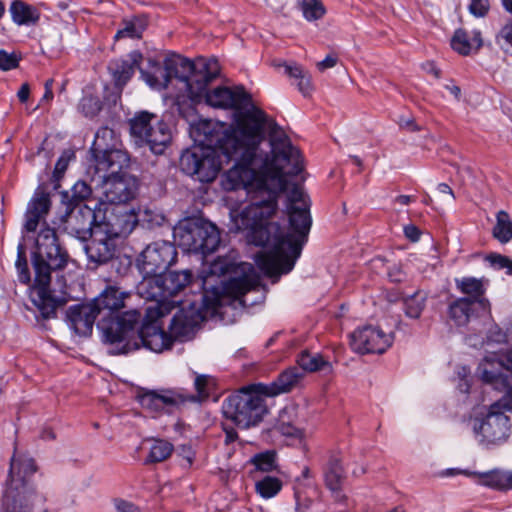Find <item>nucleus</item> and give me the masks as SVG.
Returning <instances> with one entry per match:
<instances>
[{"label":"nucleus","instance_id":"obj_1","mask_svg":"<svg viewBox=\"0 0 512 512\" xmlns=\"http://www.w3.org/2000/svg\"><path fill=\"white\" fill-rule=\"evenodd\" d=\"M192 135L198 144L182 152L180 170L210 183L222 168V157L225 162L235 161L225 172L222 185L227 191L244 189L251 202L232 217L234 225L238 231L251 232L255 245L269 247L255 256V263L276 282L294 268L312 225L310 199L298 186L287 195L288 231L279 223H268L287 188V177L303 170L300 151L275 121L258 110L240 114L230 131L216 129L211 120L200 121L193 126Z\"/></svg>","mask_w":512,"mask_h":512},{"label":"nucleus","instance_id":"obj_2","mask_svg":"<svg viewBox=\"0 0 512 512\" xmlns=\"http://www.w3.org/2000/svg\"><path fill=\"white\" fill-rule=\"evenodd\" d=\"M69 254L60 243L55 228L43 224L31 254L34 269V283L31 300L43 319L56 317V310L66 304L63 296H54L50 290L51 273L66 268Z\"/></svg>","mask_w":512,"mask_h":512},{"label":"nucleus","instance_id":"obj_3","mask_svg":"<svg viewBox=\"0 0 512 512\" xmlns=\"http://www.w3.org/2000/svg\"><path fill=\"white\" fill-rule=\"evenodd\" d=\"M205 315L201 305L197 301L180 307L172 317L169 325V334L158 323L160 318L148 319L147 314L139 327L140 320L132 325L131 331L123 335L121 342H115V354H126L144 347L150 351L159 353L168 349L173 344V339H180L190 335L194 329L204 320Z\"/></svg>","mask_w":512,"mask_h":512},{"label":"nucleus","instance_id":"obj_4","mask_svg":"<svg viewBox=\"0 0 512 512\" xmlns=\"http://www.w3.org/2000/svg\"><path fill=\"white\" fill-rule=\"evenodd\" d=\"M218 74L219 65L216 60L200 59L192 62L177 54L165 58L164 69L158 66L154 72L141 70L145 82L158 90L166 88L173 78L178 79L183 83L191 100L194 96H200L205 86H208Z\"/></svg>","mask_w":512,"mask_h":512},{"label":"nucleus","instance_id":"obj_5","mask_svg":"<svg viewBox=\"0 0 512 512\" xmlns=\"http://www.w3.org/2000/svg\"><path fill=\"white\" fill-rule=\"evenodd\" d=\"M129 296V293L115 286H108L90 302L99 316L97 328L102 333L103 341L109 345L121 342L123 335L131 331L132 325L141 320L138 310L120 312Z\"/></svg>","mask_w":512,"mask_h":512},{"label":"nucleus","instance_id":"obj_6","mask_svg":"<svg viewBox=\"0 0 512 512\" xmlns=\"http://www.w3.org/2000/svg\"><path fill=\"white\" fill-rule=\"evenodd\" d=\"M256 386L257 384H252L244 387L223 401L224 417L239 428L247 429L257 426L268 413L265 400L267 396Z\"/></svg>","mask_w":512,"mask_h":512},{"label":"nucleus","instance_id":"obj_7","mask_svg":"<svg viewBox=\"0 0 512 512\" xmlns=\"http://www.w3.org/2000/svg\"><path fill=\"white\" fill-rule=\"evenodd\" d=\"M178 245L188 253L203 257L213 253L220 244V232L211 222L190 218L180 221L173 230Z\"/></svg>","mask_w":512,"mask_h":512},{"label":"nucleus","instance_id":"obj_8","mask_svg":"<svg viewBox=\"0 0 512 512\" xmlns=\"http://www.w3.org/2000/svg\"><path fill=\"white\" fill-rule=\"evenodd\" d=\"M36 472V465L32 458L26 456H16L11 458L8 480L2 496V502H5L7 495L15 498V505L31 503L33 506H43L46 498L38 493L35 488L29 484L28 478Z\"/></svg>","mask_w":512,"mask_h":512},{"label":"nucleus","instance_id":"obj_9","mask_svg":"<svg viewBox=\"0 0 512 512\" xmlns=\"http://www.w3.org/2000/svg\"><path fill=\"white\" fill-rule=\"evenodd\" d=\"M130 135L139 147L148 146L154 154H162L171 141L166 122L148 111L137 112L129 120Z\"/></svg>","mask_w":512,"mask_h":512},{"label":"nucleus","instance_id":"obj_10","mask_svg":"<svg viewBox=\"0 0 512 512\" xmlns=\"http://www.w3.org/2000/svg\"><path fill=\"white\" fill-rule=\"evenodd\" d=\"M207 87L208 86H205L203 93L200 96H194L192 101L201 102L202 100H205V102L212 107L235 110L234 123L228 128L223 124L219 125L214 123L216 125V129L221 131H230L236 127L237 118L240 114L252 110L262 111L252 104L251 96L242 86H236L234 88L220 86L211 91H209Z\"/></svg>","mask_w":512,"mask_h":512},{"label":"nucleus","instance_id":"obj_11","mask_svg":"<svg viewBox=\"0 0 512 512\" xmlns=\"http://www.w3.org/2000/svg\"><path fill=\"white\" fill-rule=\"evenodd\" d=\"M504 392L508 399L492 404L486 417L483 420H475L473 425V432L479 444L486 447L501 444L509 437V418L501 409L512 411V399L506 391Z\"/></svg>","mask_w":512,"mask_h":512},{"label":"nucleus","instance_id":"obj_12","mask_svg":"<svg viewBox=\"0 0 512 512\" xmlns=\"http://www.w3.org/2000/svg\"><path fill=\"white\" fill-rule=\"evenodd\" d=\"M141 298L155 302L154 306L146 309L148 319L162 318L169 314L176 306H187L191 301H166L161 274L143 275L142 281L137 286Z\"/></svg>","mask_w":512,"mask_h":512},{"label":"nucleus","instance_id":"obj_13","mask_svg":"<svg viewBox=\"0 0 512 512\" xmlns=\"http://www.w3.org/2000/svg\"><path fill=\"white\" fill-rule=\"evenodd\" d=\"M177 259V250L171 242L156 241L146 246L137 259V265L143 275L164 272Z\"/></svg>","mask_w":512,"mask_h":512},{"label":"nucleus","instance_id":"obj_14","mask_svg":"<svg viewBox=\"0 0 512 512\" xmlns=\"http://www.w3.org/2000/svg\"><path fill=\"white\" fill-rule=\"evenodd\" d=\"M138 224V215L134 208L114 206L106 210L103 219L96 225L114 238L128 236Z\"/></svg>","mask_w":512,"mask_h":512},{"label":"nucleus","instance_id":"obj_15","mask_svg":"<svg viewBox=\"0 0 512 512\" xmlns=\"http://www.w3.org/2000/svg\"><path fill=\"white\" fill-rule=\"evenodd\" d=\"M89 240L84 250L90 264L93 263L96 268L114 261L117 252L116 238L95 226Z\"/></svg>","mask_w":512,"mask_h":512},{"label":"nucleus","instance_id":"obj_16","mask_svg":"<svg viewBox=\"0 0 512 512\" xmlns=\"http://www.w3.org/2000/svg\"><path fill=\"white\" fill-rule=\"evenodd\" d=\"M103 195L106 202L114 206H127L126 203L132 200L137 191V185L134 178L120 175H106L102 176Z\"/></svg>","mask_w":512,"mask_h":512},{"label":"nucleus","instance_id":"obj_17","mask_svg":"<svg viewBox=\"0 0 512 512\" xmlns=\"http://www.w3.org/2000/svg\"><path fill=\"white\" fill-rule=\"evenodd\" d=\"M96 212L86 204L74 205L67 214L66 229L77 239L86 242L93 236L99 223Z\"/></svg>","mask_w":512,"mask_h":512},{"label":"nucleus","instance_id":"obj_18","mask_svg":"<svg viewBox=\"0 0 512 512\" xmlns=\"http://www.w3.org/2000/svg\"><path fill=\"white\" fill-rule=\"evenodd\" d=\"M260 286V278L255 275H245L243 277L231 278L223 283L221 287L214 289V300L212 306L220 305L222 302V295L239 301L242 306H247L244 296L252 291L257 290Z\"/></svg>","mask_w":512,"mask_h":512},{"label":"nucleus","instance_id":"obj_19","mask_svg":"<svg viewBox=\"0 0 512 512\" xmlns=\"http://www.w3.org/2000/svg\"><path fill=\"white\" fill-rule=\"evenodd\" d=\"M51 196L45 185H39L30 201L24 214L23 229L30 233L35 232L39 224L45 220L51 209Z\"/></svg>","mask_w":512,"mask_h":512},{"label":"nucleus","instance_id":"obj_20","mask_svg":"<svg viewBox=\"0 0 512 512\" xmlns=\"http://www.w3.org/2000/svg\"><path fill=\"white\" fill-rule=\"evenodd\" d=\"M326 487L330 490L335 502L345 504L347 496L343 493L346 473L342 465L340 453L331 451L323 467Z\"/></svg>","mask_w":512,"mask_h":512},{"label":"nucleus","instance_id":"obj_21","mask_svg":"<svg viewBox=\"0 0 512 512\" xmlns=\"http://www.w3.org/2000/svg\"><path fill=\"white\" fill-rule=\"evenodd\" d=\"M383 332L379 327L365 325L357 328L350 335V347L359 354L384 353L382 346Z\"/></svg>","mask_w":512,"mask_h":512},{"label":"nucleus","instance_id":"obj_22","mask_svg":"<svg viewBox=\"0 0 512 512\" xmlns=\"http://www.w3.org/2000/svg\"><path fill=\"white\" fill-rule=\"evenodd\" d=\"M449 316L458 326H465L472 317L490 314L488 299L458 298L449 306Z\"/></svg>","mask_w":512,"mask_h":512},{"label":"nucleus","instance_id":"obj_23","mask_svg":"<svg viewBox=\"0 0 512 512\" xmlns=\"http://www.w3.org/2000/svg\"><path fill=\"white\" fill-rule=\"evenodd\" d=\"M98 320L99 316L91 303L72 305L66 311V321L70 329L79 336H90L94 323Z\"/></svg>","mask_w":512,"mask_h":512},{"label":"nucleus","instance_id":"obj_24","mask_svg":"<svg viewBox=\"0 0 512 512\" xmlns=\"http://www.w3.org/2000/svg\"><path fill=\"white\" fill-rule=\"evenodd\" d=\"M139 401L144 409L155 414H170L174 408L183 405L182 396L175 390H164L161 393L148 391L140 396Z\"/></svg>","mask_w":512,"mask_h":512},{"label":"nucleus","instance_id":"obj_25","mask_svg":"<svg viewBox=\"0 0 512 512\" xmlns=\"http://www.w3.org/2000/svg\"><path fill=\"white\" fill-rule=\"evenodd\" d=\"M304 376L305 374L300 368L292 366L281 372L271 383H257L256 387L267 397H275L291 392L300 384Z\"/></svg>","mask_w":512,"mask_h":512},{"label":"nucleus","instance_id":"obj_26","mask_svg":"<svg viewBox=\"0 0 512 512\" xmlns=\"http://www.w3.org/2000/svg\"><path fill=\"white\" fill-rule=\"evenodd\" d=\"M95 167L98 172L108 173L107 175H120L123 168L129 164V155L118 146L108 149L104 153L93 156Z\"/></svg>","mask_w":512,"mask_h":512},{"label":"nucleus","instance_id":"obj_27","mask_svg":"<svg viewBox=\"0 0 512 512\" xmlns=\"http://www.w3.org/2000/svg\"><path fill=\"white\" fill-rule=\"evenodd\" d=\"M388 294L386 300L395 302L398 299L403 300L405 313L411 318H418L421 315L422 310L425 306L427 295L425 292L420 290L411 291L407 293L404 289L399 288L394 290L393 288H386Z\"/></svg>","mask_w":512,"mask_h":512},{"label":"nucleus","instance_id":"obj_28","mask_svg":"<svg viewBox=\"0 0 512 512\" xmlns=\"http://www.w3.org/2000/svg\"><path fill=\"white\" fill-rule=\"evenodd\" d=\"M142 54L133 51L127 59H119L111 62L109 69L112 72L116 87L121 91L127 82L132 78L135 68L139 67Z\"/></svg>","mask_w":512,"mask_h":512},{"label":"nucleus","instance_id":"obj_29","mask_svg":"<svg viewBox=\"0 0 512 512\" xmlns=\"http://www.w3.org/2000/svg\"><path fill=\"white\" fill-rule=\"evenodd\" d=\"M161 279L166 301H175L173 298L191 283L192 273L189 270L162 272Z\"/></svg>","mask_w":512,"mask_h":512},{"label":"nucleus","instance_id":"obj_30","mask_svg":"<svg viewBox=\"0 0 512 512\" xmlns=\"http://www.w3.org/2000/svg\"><path fill=\"white\" fill-rule=\"evenodd\" d=\"M9 12L13 22L19 26L35 25L41 15L38 8L23 0H14L9 7Z\"/></svg>","mask_w":512,"mask_h":512},{"label":"nucleus","instance_id":"obj_31","mask_svg":"<svg viewBox=\"0 0 512 512\" xmlns=\"http://www.w3.org/2000/svg\"><path fill=\"white\" fill-rule=\"evenodd\" d=\"M284 72L294 80L293 84L296 85L298 91L304 97L311 95L314 87L312 84L311 75L308 71L304 70L302 66L296 63H292L284 64Z\"/></svg>","mask_w":512,"mask_h":512},{"label":"nucleus","instance_id":"obj_32","mask_svg":"<svg viewBox=\"0 0 512 512\" xmlns=\"http://www.w3.org/2000/svg\"><path fill=\"white\" fill-rule=\"evenodd\" d=\"M119 144L120 141L115 131L107 126H103L97 130L90 151L94 156L104 153L108 149H113L119 146Z\"/></svg>","mask_w":512,"mask_h":512},{"label":"nucleus","instance_id":"obj_33","mask_svg":"<svg viewBox=\"0 0 512 512\" xmlns=\"http://www.w3.org/2000/svg\"><path fill=\"white\" fill-rule=\"evenodd\" d=\"M212 378L208 375H197L194 381L196 394L178 391V395L183 398V405L190 403H200L206 400L210 395Z\"/></svg>","mask_w":512,"mask_h":512},{"label":"nucleus","instance_id":"obj_34","mask_svg":"<svg viewBox=\"0 0 512 512\" xmlns=\"http://www.w3.org/2000/svg\"><path fill=\"white\" fill-rule=\"evenodd\" d=\"M298 368L305 372H316L322 370H331V364L326 361L319 353H310L302 351L297 357Z\"/></svg>","mask_w":512,"mask_h":512},{"label":"nucleus","instance_id":"obj_35","mask_svg":"<svg viewBox=\"0 0 512 512\" xmlns=\"http://www.w3.org/2000/svg\"><path fill=\"white\" fill-rule=\"evenodd\" d=\"M456 287L461 293L468 295L471 299H486L484 297L485 287L482 279L474 277H464L456 279Z\"/></svg>","mask_w":512,"mask_h":512},{"label":"nucleus","instance_id":"obj_36","mask_svg":"<svg viewBox=\"0 0 512 512\" xmlns=\"http://www.w3.org/2000/svg\"><path fill=\"white\" fill-rule=\"evenodd\" d=\"M293 414V408H284L279 414L275 428L284 436L301 437L303 435L302 429L291 419Z\"/></svg>","mask_w":512,"mask_h":512},{"label":"nucleus","instance_id":"obj_37","mask_svg":"<svg viewBox=\"0 0 512 512\" xmlns=\"http://www.w3.org/2000/svg\"><path fill=\"white\" fill-rule=\"evenodd\" d=\"M492 235L502 244H506L512 239V221L506 211L501 210L497 213Z\"/></svg>","mask_w":512,"mask_h":512},{"label":"nucleus","instance_id":"obj_38","mask_svg":"<svg viewBox=\"0 0 512 512\" xmlns=\"http://www.w3.org/2000/svg\"><path fill=\"white\" fill-rule=\"evenodd\" d=\"M276 452L274 450H266L255 454L248 461L254 467L251 473L262 472L268 473L276 469Z\"/></svg>","mask_w":512,"mask_h":512},{"label":"nucleus","instance_id":"obj_39","mask_svg":"<svg viewBox=\"0 0 512 512\" xmlns=\"http://www.w3.org/2000/svg\"><path fill=\"white\" fill-rule=\"evenodd\" d=\"M282 488V482L277 477L265 476L255 483L256 492L265 499L276 496Z\"/></svg>","mask_w":512,"mask_h":512},{"label":"nucleus","instance_id":"obj_40","mask_svg":"<svg viewBox=\"0 0 512 512\" xmlns=\"http://www.w3.org/2000/svg\"><path fill=\"white\" fill-rule=\"evenodd\" d=\"M468 476L478 477V483L493 489L504 490L503 471L492 470L488 472H465Z\"/></svg>","mask_w":512,"mask_h":512},{"label":"nucleus","instance_id":"obj_41","mask_svg":"<svg viewBox=\"0 0 512 512\" xmlns=\"http://www.w3.org/2000/svg\"><path fill=\"white\" fill-rule=\"evenodd\" d=\"M299 6L307 21L319 20L326 13V9L320 0H300Z\"/></svg>","mask_w":512,"mask_h":512},{"label":"nucleus","instance_id":"obj_42","mask_svg":"<svg viewBox=\"0 0 512 512\" xmlns=\"http://www.w3.org/2000/svg\"><path fill=\"white\" fill-rule=\"evenodd\" d=\"M173 451V445L164 440H157L150 448L146 463H157L166 460Z\"/></svg>","mask_w":512,"mask_h":512},{"label":"nucleus","instance_id":"obj_43","mask_svg":"<svg viewBox=\"0 0 512 512\" xmlns=\"http://www.w3.org/2000/svg\"><path fill=\"white\" fill-rule=\"evenodd\" d=\"M451 47L461 55H468L472 49V43L469 41L468 34L463 29L455 31L451 39Z\"/></svg>","mask_w":512,"mask_h":512},{"label":"nucleus","instance_id":"obj_44","mask_svg":"<svg viewBox=\"0 0 512 512\" xmlns=\"http://www.w3.org/2000/svg\"><path fill=\"white\" fill-rule=\"evenodd\" d=\"M16 268L18 273V280L25 285L31 283V275L28 268L27 258L23 245L18 246Z\"/></svg>","mask_w":512,"mask_h":512},{"label":"nucleus","instance_id":"obj_45","mask_svg":"<svg viewBox=\"0 0 512 512\" xmlns=\"http://www.w3.org/2000/svg\"><path fill=\"white\" fill-rule=\"evenodd\" d=\"M43 506H33L31 503L21 502L19 505H15V498L11 495H7L5 502L1 503L0 512H34L36 508H42Z\"/></svg>","mask_w":512,"mask_h":512},{"label":"nucleus","instance_id":"obj_46","mask_svg":"<svg viewBox=\"0 0 512 512\" xmlns=\"http://www.w3.org/2000/svg\"><path fill=\"white\" fill-rule=\"evenodd\" d=\"M497 43L505 53L512 54V23L501 28L497 35Z\"/></svg>","mask_w":512,"mask_h":512},{"label":"nucleus","instance_id":"obj_47","mask_svg":"<svg viewBox=\"0 0 512 512\" xmlns=\"http://www.w3.org/2000/svg\"><path fill=\"white\" fill-rule=\"evenodd\" d=\"M92 194V189L85 181H77L71 189V201L83 202Z\"/></svg>","mask_w":512,"mask_h":512},{"label":"nucleus","instance_id":"obj_48","mask_svg":"<svg viewBox=\"0 0 512 512\" xmlns=\"http://www.w3.org/2000/svg\"><path fill=\"white\" fill-rule=\"evenodd\" d=\"M80 107L86 117H94L101 110V102L95 97H85L82 99Z\"/></svg>","mask_w":512,"mask_h":512},{"label":"nucleus","instance_id":"obj_49","mask_svg":"<svg viewBox=\"0 0 512 512\" xmlns=\"http://www.w3.org/2000/svg\"><path fill=\"white\" fill-rule=\"evenodd\" d=\"M486 260L496 269H507V274L512 275V260L504 255L491 253Z\"/></svg>","mask_w":512,"mask_h":512},{"label":"nucleus","instance_id":"obj_50","mask_svg":"<svg viewBox=\"0 0 512 512\" xmlns=\"http://www.w3.org/2000/svg\"><path fill=\"white\" fill-rule=\"evenodd\" d=\"M490 8L489 0H471L469 12L475 17H484Z\"/></svg>","mask_w":512,"mask_h":512},{"label":"nucleus","instance_id":"obj_51","mask_svg":"<svg viewBox=\"0 0 512 512\" xmlns=\"http://www.w3.org/2000/svg\"><path fill=\"white\" fill-rule=\"evenodd\" d=\"M18 66V58L15 54H10L5 50H0V69L7 71Z\"/></svg>","mask_w":512,"mask_h":512},{"label":"nucleus","instance_id":"obj_52","mask_svg":"<svg viewBox=\"0 0 512 512\" xmlns=\"http://www.w3.org/2000/svg\"><path fill=\"white\" fill-rule=\"evenodd\" d=\"M141 32L136 27V25L132 22H128L125 24L123 29H120L115 38H138L140 37Z\"/></svg>","mask_w":512,"mask_h":512},{"label":"nucleus","instance_id":"obj_53","mask_svg":"<svg viewBox=\"0 0 512 512\" xmlns=\"http://www.w3.org/2000/svg\"><path fill=\"white\" fill-rule=\"evenodd\" d=\"M510 333L503 332L500 327L497 325L494 326L490 331L488 335V340L496 343H505L508 341Z\"/></svg>","mask_w":512,"mask_h":512},{"label":"nucleus","instance_id":"obj_54","mask_svg":"<svg viewBox=\"0 0 512 512\" xmlns=\"http://www.w3.org/2000/svg\"><path fill=\"white\" fill-rule=\"evenodd\" d=\"M388 276H389L390 282H392V283H402L407 278L406 273L402 270V268L400 266H397V265H394L393 267L390 268V270L388 272Z\"/></svg>","mask_w":512,"mask_h":512},{"label":"nucleus","instance_id":"obj_55","mask_svg":"<svg viewBox=\"0 0 512 512\" xmlns=\"http://www.w3.org/2000/svg\"><path fill=\"white\" fill-rule=\"evenodd\" d=\"M404 234L410 241L416 242L419 240L421 232L417 226L410 224L404 227Z\"/></svg>","mask_w":512,"mask_h":512},{"label":"nucleus","instance_id":"obj_56","mask_svg":"<svg viewBox=\"0 0 512 512\" xmlns=\"http://www.w3.org/2000/svg\"><path fill=\"white\" fill-rule=\"evenodd\" d=\"M336 63H337V58L328 55L324 60L317 63V68L320 71H324L328 68L334 67L336 65Z\"/></svg>","mask_w":512,"mask_h":512},{"label":"nucleus","instance_id":"obj_57","mask_svg":"<svg viewBox=\"0 0 512 512\" xmlns=\"http://www.w3.org/2000/svg\"><path fill=\"white\" fill-rule=\"evenodd\" d=\"M68 166V158H66L64 155H62L55 164L54 174L60 175L63 174Z\"/></svg>","mask_w":512,"mask_h":512},{"label":"nucleus","instance_id":"obj_58","mask_svg":"<svg viewBox=\"0 0 512 512\" xmlns=\"http://www.w3.org/2000/svg\"><path fill=\"white\" fill-rule=\"evenodd\" d=\"M29 95H30V87L27 83H24L21 85L18 93H17V96L19 98V101L21 103H25L28 98H29Z\"/></svg>","mask_w":512,"mask_h":512},{"label":"nucleus","instance_id":"obj_59","mask_svg":"<svg viewBox=\"0 0 512 512\" xmlns=\"http://www.w3.org/2000/svg\"><path fill=\"white\" fill-rule=\"evenodd\" d=\"M52 85H53V79H48L45 82V93L41 99V102H44V101L48 102L53 99Z\"/></svg>","mask_w":512,"mask_h":512},{"label":"nucleus","instance_id":"obj_60","mask_svg":"<svg viewBox=\"0 0 512 512\" xmlns=\"http://www.w3.org/2000/svg\"><path fill=\"white\" fill-rule=\"evenodd\" d=\"M399 125L400 127L402 128H406L408 129L409 131H417L419 130L420 128L415 124L414 122V119L412 118H409V119H401L399 121Z\"/></svg>","mask_w":512,"mask_h":512},{"label":"nucleus","instance_id":"obj_61","mask_svg":"<svg viewBox=\"0 0 512 512\" xmlns=\"http://www.w3.org/2000/svg\"><path fill=\"white\" fill-rule=\"evenodd\" d=\"M437 190L442 194L448 195L450 198V201L455 200V195L453 193V190L451 189V187L448 184H446V183L438 184Z\"/></svg>","mask_w":512,"mask_h":512},{"label":"nucleus","instance_id":"obj_62","mask_svg":"<svg viewBox=\"0 0 512 512\" xmlns=\"http://www.w3.org/2000/svg\"><path fill=\"white\" fill-rule=\"evenodd\" d=\"M117 512H137V508L126 501H121L117 504Z\"/></svg>","mask_w":512,"mask_h":512},{"label":"nucleus","instance_id":"obj_63","mask_svg":"<svg viewBox=\"0 0 512 512\" xmlns=\"http://www.w3.org/2000/svg\"><path fill=\"white\" fill-rule=\"evenodd\" d=\"M238 438L237 432L231 428L229 430H225V443L229 444L234 442Z\"/></svg>","mask_w":512,"mask_h":512},{"label":"nucleus","instance_id":"obj_64","mask_svg":"<svg viewBox=\"0 0 512 512\" xmlns=\"http://www.w3.org/2000/svg\"><path fill=\"white\" fill-rule=\"evenodd\" d=\"M504 489H512V472H503Z\"/></svg>","mask_w":512,"mask_h":512}]
</instances>
